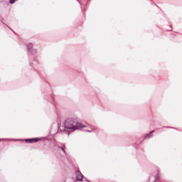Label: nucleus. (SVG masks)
Masks as SVG:
<instances>
[{
  "label": "nucleus",
  "mask_w": 182,
  "mask_h": 182,
  "mask_svg": "<svg viewBox=\"0 0 182 182\" xmlns=\"http://www.w3.org/2000/svg\"><path fill=\"white\" fill-rule=\"evenodd\" d=\"M87 132H88V133H90L92 131L87 130Z\"/></svg>",
  "instance_id": "nucleus-8"
},
{
  "label": "nucleus",
  "mask_w": 182,
  "mask_h": 182,
  "mask_svg": "<svg viewBox=\"0 0 182 182\" xmlns=\"http://www.w3.org/2000/svg\"><path fill=\"white\" fill-rule=\"evenodd\" d=\"M66 129L68 130H79L80 129H83L86 127L85 125L82 124V122H76L75 121H69L65 124Z\"/></svg>",
  "instance_id": "nucleus-1"
},
{
  "label": "nucleus",
  "mask_w": 182,
  "mask_h": 182,
  "mask_svg": "<svg viewBox=\"0 0 182 182\" xmlns=\"http://www.w3.org/2000/svg\"><path fill=\"white\" fill-rule=\"evenodd\" d=\"M154 131H151V132H150V134H146L145 137L149 138V137H150V135L151 134V133H154Z\"/></svg>",
  "instance_id": "nucleus-5"
},
{
  "label": "nucleus",
  "mask_w": 182,
  "mask_h": 182,
  "mask_svg": "<svg viewBox=\"0 0 182 182\" xmlns=\"http://www.w3.org/2000/svg\"><path fill=\"white\" fill-rule=\"evenodd\" d=\"M15 1H16V0H10L9 3L10 4H15Z\"/></svg>",
  "instance_id": "nucleus-6"
},
{
  "label": "nucleus",
  "mask_w": 182,
  "mask_h": 182,
  "mask_svg": "<svg viewBox=\"0 0 182 182\" xmlns=\"http://www.w3.org/2000/svg\"><path fill=\"white\" fill-rule=\"evenodd\" d=\"M41 138H33V139H26V143H38V141H40Z\"/></svg>",
  "instance_id": "nucleus-3"
},
{
  "label": "nucleus",
  "mask_w": 182,
  "mask_h": 182,
  "mask_svg": "<svg viewBox=\"0 0 182 182\" xmlns=\"http://www.w3.org/2000/svg\"><path fill=\"white\" fill-rule=\"evenodd\" d=\"M75 175H76V178L78 181H82V180H83V174H82L80 171H77L75 172Z\"/></svg>",
  "instance_id": "nucleus-2"
},
{
  "label": "nucleus",
  "mask_w": 182,
  "mask_h": 182,
  "mask_svg": "<svg viewBox=\"0 0 182 182\" xmlns=\"http://www.w3.org/2000/svg\"><path fill=\"white\" fill-rule=\"evenodd\" d=\"M60 149H61V150H62L64 153H65V148L61 147Z\"/></svg>",
  "instance_id": "nucleus-7"
},
{
  "label": "nucleus",
  "mask_w": 182,
  "mask_h": 182,
  "mask_svg": "<svg viewBox=\"0 0 182 182\" xmlns=\"http://www.w3.org/2000/svg\"><path fill=\"white\" fill-rule=\"evenodd\" d=\"M33 46L32 45V43H30V44L28 45L27 48H28V50H31V49H32Z\"/></svg>",
  "instance_id": "nucleus-4"
},
{
  "label": "nucleus",
  "mask_w": 182,
  "mask_h": 182,
  "mask_svg": "<svg viewBox=\"0 0 182 182\" xmlns=\"http://www.w3.org/2000/svg\"><path fill=\"white\" fill-rule=\"evenodd\" d=\"M2 140L1 139H0V141H1Z\"/></svg>",
  "instance_id": "nucleus-9"
}]
</instances>
